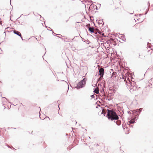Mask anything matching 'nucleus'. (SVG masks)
I'll return each mask as SVG.
<instances>
[{
    "mask_svg": "<svg viewBox=\"0 0 153 153\" xmlns=\"http://www.w3.org/2000/svg\"><path fill=\"white\" fill-rule=\"evenodd\" d=\"M107 117L109 120L112 121L114 120H117L119 119V117L116 113L113 110L107 109Z\"/></svg>",
    "mask_w": 153,
    "mask_h": 153,
    "instance_id": "f257e3e1",
    "label": "nucleus"
},
{
    "mask_svg": "<svg viewBox=\"0 0 153 153\" xmlns=\"http://www.w3.org/2000/svg\"><path fill=\"white\" fill-rule=\"evenodd\" d=\"M126 83L128 86L130 87V91H133L136 89L137 85L135 82L132 81L131 82L129 80L128 82H126Z\"/></svg>",
    "mask_w": 153,
    "mask_h": 153,
    "instance_id": "f03ea898",
    "label": "nucleus"
},
{
    "mask_svg": "<svg viewBox=\"0 0 153 153\" xmlns=\"http://www.w3.org/2000/svg\"><path fill=\"white\" fill-rule=\"evenodd\" d=\"M86 78H84L82 80L77 84L76 87L78 89L83 87L86 84Z\"/></svg>",
    "mask_w": 153,
    "mask_h": 153,
    "instance_id": "7ed1b4c3",
    "label": "nucleus"
},
{
    "mask_svg": "<svg viewBox=\"0 0 153 153\" xmlns=\"http://www.w3.org/2000/svg\"><path fill=\"white\" fill-rule=\"evenodd\" d=\"M98 71L99 72L100 76H103L104 73V71L103 68H101L99 69Z\"/></svg>",
    "mask_w": 153,
    "mask_h": 153,
    "instance_id": "20e7f679",
    "label": "nucleus"
},
{
    "mask_svg": "<svg viewBox=\"0 0 153 153\" xmlns=\"http://www.w3.org/2000/svg\"><path fill=\"white\" fill-rule=\"evenodd\" d=\"M142 109V108H140L139 109H137L136 110H134L133 111L134 113H139V114L137 113V114L136 115H137L138 116L139 115V114L140 113Z\"/></svg>",
    "mask_w": 153,
    "mask_h": 153,
    "instance_id": "39448f33",
    "label": "nucleus"
},
{
    "mask_svg": "<svg viewBox=\"0 0 153 153\" xmlns=\"http://www.w3.org/2000/svg\"><path fill=\"white\" fill-rule=\"evenodd\" d=\"M13 33L14 34L17 35L19 36H21V33L19 32L18 31H17L16 30H14L13 31Z\"/></svg>",
    "mask_w": 153,
    "mask_h": 153,
    "instance_id": "423d86ee",
    "label": "nucleus"
},
{
    "mask_svg": "<svg viewBox=\"0 0 153 153\" xmlns=\"http://www.w3.org/2000/svg\"><path fill=\"white\" fill-rule=\"evenodd\" d=\"M94 27H88V30L91 33H94Z\"/></svg>",
    "mask_w": 153,
    "mask_h": 153,
    "instance_id": "0eeeda50",
    "label": "nucleus"
},
{
    "mask_svg": "<svg viewBox=\"0 0 153 153\" xmlns=\"http://www.w3.org/2000/svg\"><path fill=\"white\" fill-rule=\"evenodd\" d=\"M128 122L129 123V125H130L135 123V120L134 119H133L131 120H130Z\"/></svg>",
    "mask_w": 153,
    "mask_h": 153,
    "instance_id": "6e6552de",
    "label": "nucleus"
},
{
    "mask_svg": "<svg viewBox=\"0 0 153 153\" xmlns=\"http://www.w3.org/2000/svg\"><path fill=\"white\" fill-rule=\"evenodd\" d=\"M94 92L96 94H98L99 93V90L98 88H94Z\"/></svg>",
    "mask_w": 153,
    "mask_h": 153,
    "instance_id": "1a4fd4ad",
    "label": "nucleus"
},
{
    "mask_svg": "<svg viewBox=\"0 0 153 153\" xmlns=\"http://www.w3.org/2000/svg\"><path fill=\"white\" fill-rule=\"evenodd\" d=\"M117 76V73L116 72H113L112 74L111 77L113 78L116 77Z\"/></svg>",
    "mask_w": 153,
    "mask_h": 153,
    "instance_id": "9d476101",
    "label": "nucleus"
},
{
    "mask_svg": "<svg viewBox=\"0 0 153 153\" xmlns=\"http://www.w3.org/2000/svg\"><path fill=\"white\" fill-rule=\"evenodd\" d=\"M82 39V41L83 42H85L87 44H88L90 42L89 41H88V40H86L85 39H84L83 38Z\"/></svg>",
    "mask_w": 153,
    "mask_h": 153,
    "instance_id": "9b49d317",
    "label": "nucleus"
},
{
    "mask_svg": "<svg viewBox=\"0 0 153 153\" xmlns=\"http://www.w3.org/2000/svg\"><path fill=\"white\" fill-rule=\"evenodd\" d=\"M103 76H100V77L99 78L97 79V83L98 82L100 81L103 79Z\"/></svg>",
    "mask_w": 153,
    "mask_h": 153,
    "instance_id": "f8f14e48",
    "label": "nucleus"
},
{
    "mask_svg": "<svg viewBox=\"0 0 153 153\" xmlns=\"http://www.w3.org/2000/svg\"><path fill=\"white\" fill-rule=\"evenodd\" d=\"M98 23L99 25L102 24H104L103 21H102V20H99L98 22Z\"/></svg>",
    "mask_w": 153,
    "mask_h": 153,
    "instance_id": "ddd939ff",
    "label": "nucleus"
},
{
    "mask_svg": "<svg viewBox=\"0 0 153 153\" xmlns=\"http://www.w3.org/2000/svg\"><path fill=\"white\" fill-rule=\"evenodd\" d=\"M94 30V32L93 33H94V34H97L98 33L99 34H100L99 32L98 31V29H96V30Z\"/></svg>",
    "mask_w": 153,
    "mask_h": 153,
    "instance_id": "4468645a",
    "label": "nucleus"
},
{
    "mask_svg": "<svg viewBox=\"0 0 153 153\" xmlns=\"http://www.w3.org/2000/svg\"><path fill=\"white\" fill-rule=\"evenodd\" d=\"M116 123L117 125L119 126L121 124V122L120 121H118L117 122H116Z\"/></svg>",
    "mask_w": 153,
    "mask_h": 153,
    "instance_id": "2eb2a0df",
    "label": "nucleus"
},
{
    "mask_svg": "<svg viewBox=\"0 0 153 153\" xmlns=\"http://www.w3.org/2000/svg\"><path fill=\"white\" fill-rule=\"evenodd\" d=\"M98 31L100 33V34H101V35H103H103H104V34L103 33H102V32H101L99 30H98Z\"/></svg>",
    "mask_w": 153,
    "mask_h": 153,
    "instance_id": "dca6fc26",
    "label": "nucleus"
},
{
    "mask_svg": "<svg viewBox=\"0 0 153 153\" xmlns=\"http://www.w3.org/2000/svg\"><path fill=\"white\" fill-rule=\"evenodd\" d=\"M91 97L92 98H94V95H92L91 96Z\"/></svg>",
    "mask_w": 153,
    "mask_h": 153,
    "instance_id": "f3484780",
    "label": "nucleus"
},
{
    "mask_svg": "<svg viewBox=\"0 0 153 153\" xmlns=\"http://www.w3.org/2000/svg\"><path fill=\"white\" fill-rule=\"evenodd\" d=\"M150 45V44L149 43H148L147 44V46L148 47H149V48H150V46H149V45Z\"/></svg>",
    "mask_w": 153,
    "mask_h": 153,
    "instance_id": "a211bd4d",
    "label": "nucleus"
},
{
    "mask_svg": "<svg viewBox=\"0 0 153 153\" xmlns=\"http://www.w3.org/2000/svg\"><path fill=\"white\" fill-rule=\"evenodd\" d=\"M148 8H149V7L150 6V3L149 2V1L148 3Z\"/></svg>",
    "mask_w": 153,
    "mask_h": 153,
    "instance_id": "6ab92c4d",
    "label": "nucleus"
},
{
    "mask_svg": "<svg viewBox=\"0 0 153 153\" xmlns=\"http://www.w3.org/2000/svg\"><path fill=\"white\" fill-rule=\"evenodd\" d=\"M101 114H104V116H105V113L104 112H103V111H102V112H101Z\"/></svg>",
    "mask_w": 153,
    "mask_h": 153,
    "instance_id": "aec40b11",
    "label": "nucleus"
},
{
    "mask_svg": "<svg viewBox=\"0 0 153 153\" xmlns=\"http://www.w3.org/2000/svg\"><path fill=\"white\" fill-rule=\"evenodd\" d=\"M149 8H148V10L145 13V15H146V14L147 13V12H148V10H149Z\"/></svg>",
    "mask_w": 153,
    "mask_h": 153,
    "instance_id": "412c9836",
    "label": "nucleus"
},
{
    "mask_svg": "<svg viewBox=\"0 0 153 153\" xmlns=\"http://www.w3.org/2000/svg\"><path fill=\"white\" fill-rule=\"evenodd\" d=\"M101 92L102 93L104 92V90H103V88H102V90L101 91Z\"/></svg>",
    "mask_w": 153,
    "mask_h": 153,
    "instance_id": "4be33fe9",
    "label": "nucleus"
},
{
    "mask_svg": "<svg viewBox=\"0 0 153 153\" xmlns=\"http://www.w3.org/2000/svg\"><path fill=\"white\" fill-rule=\"evenodd\" d=\"M39 117H40V118L41 119H42V120H43L44 119V118H41V117H40V115H39Z\"/></svg>",
    "mask_w": 153,
    "mask_h": 153,
    "instance_id": "5701e85b",
    "label": "nucleus"
},
{
    "mask_svg": "<svg viewBox=\"0 0 153 153\" xmlns=\"http://www.w3.org/2000/svg\"><path fill=\"white\" fill-rule=\"evenodd\" d=\"M21 38V39H22V40H23V38H22V35H21V36H20Z\"/></svg>",
    "mask_w": 153,
    "mask_h": 153,
    "instance_id": "b1692460",
    "label": "nucleus"
},
{
    "mask_svg": "<svg viewBox=\"0 0 153 153\" xmlns=\"http://www.w3.org/2000/svg\"><path fill=\"white\" fill-rule=\"evenodd\" d=\"M51 30V31H52L53 32V33L55 34V33H54V32H53V30Z\"/></svg>",
    "mask_w": 153,
    "mask_h": 153,
    "instance_id": "393cba45",
    "label": "nucleus"
},
{
    "mask_svg": "<svg viewBox=\"0 0 153 153\" xmlns=\"http://www.w3.org/2000/svg\"><path fill=\"white\" fill-rule=\"evenodd\" d=\"M58 37L60 38V39H62L61 37H60L58 36Z\"/></svg>",
    "mask_w": 153,
    "mask_h": 153,
    "instance_id": "a878e982",
    "label": "nucleus"
},
{
    "mask_svg": "<svg viewBox=\"0 0 153 153\" xmlns=\"http://www.w3.org/2000/svg\"><path fill=\"white\" fill-rule=\"evenodd\" d=\"M92 5H93V4H92H92H91V5L90 6H92Z\"/></svg>",
    "mask_w": 153,
    "mask_h": 153,
    "instance_id": "bb28decb",
    "label": "nucleus"
},
{
    "mask_svg": "<svg viewBox=\"0 0 153 153\" xmlns=\"http://www.w3.org/2000/svg\"><path fill=\"white\" fill-rule=\"evenodd\" d=\"M133 125H132L131 126V127H133Z\"/></svg>",
    "mask_w": 153,
    "mask_h": 153,
    "instance_id": "cd10ccee",
    "label": "nucleus"
},
{
    "mask_svg": "<svg viewBox=\"0 0 153 153\" xmlns=\"http://www.w3.org/2000/svg\"><path fill=\"white\" fill-rule=\"evenodd\" d=\"M123 79H124V77H123Z\"/></svg>",
    "mask_w": 153,
    "mask_h": 153,
    "instance_id": "c85d7f7f",
    "label": "nucleus"
},
{
    "mask_svg": "<svg viewBox=\"0 0 153 153\" xmlns=\"http://www.w3.org/2000/svg\"><path fill=\"white\" fill-rule=\"evenodd\" d=\"M139 15L140 16L141 15V14H139Z\"/></svg>",
    "mask_w": 153,
    "mask_h": 153,
    "instance_id": "c756f323",
    "label": "nucleus"
},
{
    "mask_svg": "<svg viewBox=\"0 0 153 153\" xmlns=\"http://www.w3.org/2000/svg\"><path fill=\"white\" fill-rule=\"evenodd\" d=\"M103 85L105 87V84H103Z\"/></svg>",
    "mask_w": 153,
    "mask_h": 153,
    "instance_id": "7c9ffc66",
    "label": "nucleus"
},
{
    "mask_svg": "<svg viewBox=\"0 0 153 153\" xmlns=\"http://www.w3.org/2000/svg\"><path fill=\"white\" fill-rule=\"evenodd\" d=\"M58 107H59V105H58ZM59 109H60V108H59Z\"/></svg>",
    "mask_w": 153,
    "mask_h": 153,
    "instance_id": "2f4dec72",
    "label": "nucleus"
},
{
    "mask_svg": "<svg viewBox=\"0 0 153 153\" xmlns=\"http://www.w3.org/2000/svg\"><path fill=\"white\" fill-rule=\"evenodd\" d=\"M59 102V101H57V102Z\"/></svg>",
    "mask_w": 153,
    "mask_h": 153,
    "instance_id": "473e14b6",
    "label": "nucleus"
},
{
    "mask_svg": "<svg viewBox=\"0 0 153 153\" xmlns=\"http://www.w3.org/2000/svg\"><path fill=\"white\" fill-rule=\"evenodd\" d=\"M133 14V13H131L130 14Z\"/></svg>",
    "mask_w": 153,
    "mask_h": 153,
    "instance_id": "72a5a7b5",
    "label": "nucleus"
},
{
    "mask_svg": "<svg viewBox=\"0 0 153 153\" xmlns=\"http://www.w3.org/2000/svg\"><path fill=\"white\" fill-rule=\"evenodd\" d=\"M139 58H140V55H139Z\"/></svg>",
    "mask_w": 153,
    "mask_h": 153,
    "instance_id": "f704fd0d",
    "label": "nucleus"
},
{
    "mask_svg": "<svg viewBox=\"0 0 153 153\" xmlns=\"http://www.w3.org/2000/svg\"><path fill=\"white\" fill-rule=\"evenodd\" d=\"M108 100H109V99H108Z\"/></svg>",
    "mask_w": 153,
    "mask_h": 153,
    "instance_id": "c9c22d12",
    "label": "nucleus"
},
{
    "mask_svg": "<svg viewBox=\"0 0 153 153\" xmlns=\"http://www.w3.org/2000/svg\"><path fill=\"white\" fill-rule=\"evenodd\" d=\"M108 100H109V99H108Z\"/></svg>",
    "mask_w": 153,
    "mask_h": 153,
    "instance_id": "e433bc0d",
    "label": "nucleus"
},
{
    "mask_svg": "<svg viewBox=\"0 0 153 153\" xmlns=\"http://www.w3.org/2000/svg\"><path fill=\"white\" fill-rule=\"evenodd\" d=\"M58 35H61V34H59Z\"/></svg>",
    "mask_w": 153,
    "mask_h": 153,
    "instance_id": "4c0bfd02",
    "label": "nucleus"
},
{
    "mask_svg": "<svg viewBox=\"0 0 153 153\" xmlns=\"http://www.w3.org/2000/svg\"><path fill=\"white\" fill-rule=\"evenodd\" d=\"M3 98H5L6 99V98L5 97H3Z\"/></svg>",
    "mask_w": 153,
    "mask_h": 153,
    "instance_id": "58836bf2",
    "label": "nucleus"
}]
</instances>
